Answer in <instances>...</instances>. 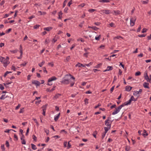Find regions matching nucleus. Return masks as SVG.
Listing matches in <instances>:
<instances>
[{
    "instance_id": "obj_27",
    "label": "nucleus",
    "mask_w": 151,
    "mask_h": 151,
    "mask_svg": "<svg viewBox=\"0 0 151 151\" xmlns=\"http://www.w3.org/2000/svg\"><path fill=\"white\" fill-rule=\"evenodd\" d=\"M61 95L60 94H59V93L56 94V95L54 96V99H57L58 98L59 96Z\"/></svg>"
},
{
    "instance_id": "obj_35",
    "label": "nucleus",
    "mask_w": 151,
    "mask_h": 151,
    "mask_svg": "<svg viewBox=\"0 0 151 151\" xmlns=\"http://www.w3.org/2000/svg\"><path fill=\"white\" fill-rule=\"evenodd\" d=\"M119 38H122V39H123V38L121 36H116V37H114V39H119Z\"/></svg>"
},
{
    "instance_id": "obj_59",
    "label": "nucleus",
    "mask_w": 151,
    "mask_h": 151,
    "mask_svg": "<svg viewBox=\"0 0 151 151\" xmlns=\"http://www.w3.org/2000/svg\"><path fill=\"white\" fill-rule=\"evenodd\" d=\"M95 10V9H91L89 10L88 11L90 12H93Z\"/></svg>"
},
{
    "instance_id": "obj_3",
    "label": "nucleus",
    "mask_w": 151,
    "mask_h": 151,
    "mask_svg": "<svg viewBox=\"0 0 151 151\" xmlns=\"http://www.w3.org/2000/svg\"><path fill=\"white\" fill-rule=\"evenodd\" d=\"M124 106V105L122 104L119 106L117 108H116L115 110L112 113V115H115L118 113L120 111L122 108Z\"/></svg>"
},
{
    "instance_id": "obj_53",
    "label": "nucleus",
    "mask_w": 151,
    "mask_h": 151,
    "mask_svg": "<svg viewBox=\"0 0 151 151\" xmlns=\"http://www.w3.org/2000/svg\"><path fill=\"white\" fill-rule=\"evenodd\" d=\"M130 99H131V100H132V101H135L137 100V99H135L133 96H132L131 97Z\"/></svg>"
},
{
    "instance_id": "obj_45",
    "label": "nucleus",
    "mask_w": 151,
    "mask_h": 151,
    "mask_svg": "<svg viewBox=\"0 0 151 151\" xmlns=\"http://www.w3.org/2000/svg\"><path fill=\"white\" fill-rule=\"evenodd\" d=\"M78 41H81L82 42H83L84 41V40L81 38H79V39H78Z\"/></svg>"
},
{
    "instance_id": "obj_58",
    "label": "nucleus",
    "mask_w": 151,
    "mask_h": 151,
    "mask_svg": "<svg viewBox=\"0 0 151 151\" xmlns=\"http://www.w3.org/2000/svg\"><path fill=\"white\" fill-rule=\"evenodd\" d=\"M16 68H15V67L13 65L12 66V69L14 71H15L16 70Z\"/></svg>"
},
{
    "instance_id": "obj_12",
    "label": "nucleus",
    "mask_w": 151,
    "mask_h": 151,
    "mask_svg": "<svg viewBox=\"0 0 151 151\" xmlns=\"http://www.w3.org/2000/svg\"><path fill=\"white\" fill-rule=\"evenodd\" d=\"M132 88V87L127 86L125 87V90L127 91H129L131 90Z\"/></svg>"
},
{
    "instance_id": "obj_17",
    "label": "nucleus",
    "mask_w": 151,
    "mask_h": 151,
    "mask_svg": "<svg viewBox=\"0 0 151 151\" xmlns=\"http://www.w3.org/2000/svg\"><path fill=\"white\" fill-rule=\"evenodd\" d=\"M60 113H59L55 117L54 120L56 122L59 119L60 116Z\"/></svg>"
},
{
    "instance_id": "obj_44",
    "label": "nucleus",
    "mask_w": 151,
    "mask_h": 151,
    "mask_svg": "<svg viewBox=\"0 0 151 151\" xmlns=\"http://www.w3.org/2000/svg\"><path fill=\"white\" fill-rule=\"evenodd\" d=\"M29 127L27 129L26 132V133L25 134L27 136L28 135V134L29 131Z\"/></svg>"
},
{
    "instance_id": "obj_1",
    "label": "nucleus",
    "mask_w": 151,
    "mask_h": 151,
    "mask_svg": "<svg viewBox=\"0 0 151 151\" xmlns=\"http://www.w3.org/2000/svg\"><path fill=\"white\" fill-rule=\"evenodd\" d=\"M61 82L65 84H68L70 83L71 87H72L75 83L74 81H72L70 79H69L68 78H67L65 77L64 78Z\"/></svg>"
},
{
    "instance_id": "obj_26",
    "label": "nucleus",
    "mask_w": 151,
    "mask_h": 151,
    "mask_svg": "<svg viewBox=\"0 0 151 151\" xmlns=\"http://www.w3.org/2000/svg\"><path fill=\"white\" fill-rule=\"evenodd\" d=\"M70 59V56H69L66 58V59L65 60H64L65 62H68Z\"/></svg>"
},
{
    "instance_id": "obj_4",
    "label": "nucleus",
    "mask_w": 151,
    "mask_h": 151,
    "mask_svg": "<svg viewBox=\"0 0 151 151\" xmlns=\"http://www.w3.org/2000/svg\"><path fill=\"white\" fill-rule=\"evenodd\" d=\"M136 20V17L135 16L134 17H133L131 19L130 22V25L131 26H133L134 25L135 22Z\"/></svg>"
},
{
    "instance_id": "obj_64",
    "label": "nucleus",
    "mask_w": 151,
    "mask_h": 151,
    "mask_svg": "<svg viewBox=\"0 0 151 151\" xmlns=\"http://www.w3.org/2000/svg\"><path fill=\"white\" fill-rule=\"evenodd\" d=\"M148 40H151V34H150V36H149L147 37Z\"/></svg>"
},
{
    "instance_id": "obj_41",
    "label": "nucleus",
    "mask_w": 151,
    "mask_h": 151,
    "mask_svg": "<svg viewBox=\"0 0 151 151\" xmlns=\"http://www.w3.org/2000/svg\"><path fill=\"white\" fill-rule=\"evenodd\" d=\"M22 141V144L25 145L26 144V142L24 139H23L22 140H21Z\"/></svg>"
},
{
    "instance_id": "obj_55",
    "label": "nucleus",
    "mask_w": 151,
    "mask_h": 151,
    "mask_svg": "<svg viewBox=\"0 0 151 151\" xmlns=\"http://www.w3.org/2000/svg\"><path fill=\"white\" fill-rule=\"evenodd\" d=\"M141 29V26L140 25L139 26V27H138V29H137V32H139L140 31Z\"/></svg>"
},
{
    "instance_id": "obj_39",
    "label": "nucleus",
    "mask_w": 151,
    "mask_h": 151,
    "mask_svg": "<svg viewBox=\"0 0 151 151\" xmlns=\"http://www.w3.org/2000/svg\"><path fill=\"white\" fill-rule=\"evenodd\" d=\"M70 142V141H69L68 143V147H67L68 149H69V148H70L71 147V145L69 143Z\"/></svg>"
},
{
    "instance_id": "obj_50",
    "label": "nucleus",
    "mask_w": 151,
    "mask_h": 151,
    "mask_svg": "<svg viewBox=\"0 0 151 151\" xmlns=\"http://www.w3.org/2000/svg\"><path fill=\"white\" fill-rule=\"evenodd\" d=\"M12 29L11 28L9 29L8 30H6V33H8Z\"/></svg>"
},
{
    "instance_id": "obj_51",
    "label": "nucleus",
    "mask_w": 151,
    "mask_h": 151,
    "mask_svg": "<svg viewBox=\"0 0 151 151\" xmlns=\"http://www.w3.org/2000/svg\"><path fill=\"white\" fill-rule=\"evenodd\" d=\"M89 54L88 52H86L83 54V56L86 58L88 57V55Z\"/></svg>"
},
{
    "instance_id": "obj_52",
    "label": "nucleus",
    "mask_w": 151,
    "mask_h": 151,
    "mask_svg": "<svg viewBox=\"0 0 151 151\" xmlns=\"http://www.w3.org/2000/svg\"><path fill=\"white\" fill-rule=\"evenodd\" d=\"M94 24L95 25H96V26H99L100 25V24H101V23L99 22H95Z\"/></svg>"
},
{
    "instance_id": "obj_60",
    "label": "nucleus",
    "mask_w": 151,
    "mask_h": 151,
    "mask_svg": "<svg viewBox=\"0 0 151 151\" xmlns=\"http://www.w3.org/2000/svg\"><path fill=\"white\" fill-rule=\"evenodd\" d=\"M20 106H21L20 104H18V105L17 106H16V107L15 109H16V110H17V109H19V108H20Z\"/></svg>"
},
{
    "instance_id": "obj_36",
    "label": "nucleus",
    "mask_w": 151,
    "mask_h": 151,
    "mask_svg": "<svg viewBox=\"0 0 151 151\" xmlns=\"http://www.w3.org/2000/svg\"><path fill=\"white\" fill-rule=\"evenodd\" d=\"M1 148L2 150L3 151L5 150V148L4 147V145H2L1 146Z\"/></svg>"
},
{
    "instance_id": "obj_11",
    "label": "nucleus",
    "mask_w": 151,
    "mask_h": 151,
    "mask_svg": "<svg viewBox=\"0 0 151 151\" xmlns=\"http://www.w3.org/2000/svg\"><path fill=\"white\" fill-rule=\"evenodd\" d=\"M113 14L115 15H117V14H120V11L119 10L115 11L114 10L113 11Z\"/></svg>"
},
{
    "instance_id": "obj_43",
    "label": "nucleus",
    "mask_w": 151,
    "mask_h": 151,
    "mask_svg": "<svg viewBox=\"0 0 151 151\" xmlns=\"http://www.w3.org/2000/svg\"><path fill=\"white\" fill-rule=\"evenodd\" d=\"M46 109L45 108L43 109V113L42 114L44 115L45 116V111H46Z\"/></svg>"
},
{
    "instance_id": "obj_31",
    "label": "nucleus",
    "mask_w": 151,
    "mask_h": 151,
    "mask_svg": "<svg viewBox=\"0 0 151 151\" xmlns=\"http://www.w3.org/2000/svg\"><path fill=\"white\" fill-rule=\"evenodd\" d=\"M12 72H11V71H7L4 74V77H6V76H7V74H9V73H12Z\"/></svg>"
},
{
    "instance_id": "obj_16",
    "label": "nucleus",
    "mask_w": 151,
    "mask_h": 151,
    "mask_svg": "<svg viewBox=\"0 0 151 151\" xmlns=\"http://www.w3.org/2000/svg\"><path fill=\"white\" fill-rule=\"evenodd\" d=\"M110 1V0H99V2L101 3H108Z\"/></svg>"
},
{
    "instance_id": "obj_62",
    "label": "nucleus",
    "mask_w": 151,
    "mask_h": 151,
    "mask_svg": "<svg viewBox=\"0 0 151 151\" xmlns=\"http://www.w3.org/2000/svg\"><path fill=\"white\" fill-rule=\"evenodd\" d=\"M114 86H112L111 88L110 89V91H111V93H112L113 92V91L114 89Z\"/></svg>"
},
{
    "instance_id": "obj_22",
    "label": "nucleus",
    "mask_w": 151,
    "mask_h": 151,
    "mask_svg": "<svg viewBox=\"0 0 151 151\" xmlns=\"http://www.w3.org/2000/svg\"><path fill=\"white\" fill-rule=\"evenodd\" d=\"M19 50H20V52L21 53L20 56H22V53H23L22 47V46L21 45H20Z\"/></svg>"
},
{
    "instance_id": "obj_32",
    "label": "nucleus",
    "mask_w": 151,
    "mask_h": 151,
    "mask_svg": "<svg viewBox=\"0 0 151 151\" xmlns=\"http://www.w3.org/2000/svg\"><path fill=\"white\" fill-rule=\"evenodd\" d=\"M84 102H85V104L86 105L87 104H88V99L86 98L84 99Z\"/></svg>"
},
{
    "instance_id": "obj_40",
    "label": "nucleus",
    "mask_w": 151,
    "mask_h": 151,
    "mask_svg": "<svg viewBox=\"0 0 151 151\" xmlns=\"http://www.w3.org/2000/svg\"><path fill=\"white\" fill-rule=\"evenodd\" d=\"M40 26V25H35L34 26V28L35 29H37Z\"/></svg>"
},
{
    "instance_id": "obj_61",
    "label": "nucleus",
    "mask_w": 151,
    "mask_h": 151,
    "mask_svg": "<svg viewBox=\"0 0 151 151\" xmlns=\"http://www.w3.org/2000/svg\"><path fill=\"white\" fill-rule=\"evenodd\" d=\"M5 96V95H2V96L1 97L0 99H1L2 100L4 99H5V98H4V96Z\"/></svg>"
},
{
    "instance_id": "obj_42",
    "label": "nucleus",
    "mask_w": 151,
    "mask_h": 151,
    "mask_svg": "<svg viewBox=\"0 0 151 151\" xmlns=\"http://www.w3.org/2000/svg\"><path fill=\"white\" fill-rule=\"evenodd\" d=\"M106 134V133H105V132H104L102 133V137H101L102 139H103L104 137Z\"/></svg>"
},
{
    "instance_id": "obj_56",
    "label": "nucleus",
    "mask_w": 151,
    "mask_h": 151,
    "mask_svg": "<svg viewBox=\"0 0 151 151\" xmlns=\"http://www.w3.org/2000/svg\"><path fill=\"white\" fill-rule=\"evenodd\" d=\"M38 12L40 13V15H42V14H46V13L45 12H43L42 13L41 11H38Z\"/></svg>"
},
{
    "instance_id": "obj_15",
    "label": "nucleus",
    "mask_w": 151,
    "mask_h": 151,
    "mask_svg": "<svg viewBox=\"0 0 151 151\" xmlns=\"http://www.w3.org/2000/svg\"><path fill=\"white\" fill-rule=\"evenodd\" d=\"M104 11L105 12H104V13H105V14H109L110 13H111V11H110V10H102L101 11Z\"/></svg>"
},
{
    "instance_id": "obj_63",
    "label": "nucleus",
    "mask_w": 151,
    "mask_h": 151,
    "mask_svg": "<svg viewBox=\"0 0 151 151\" xmlns=\"http://www.w3.org/2000/svg\"><path fill=\"white\" fill-rule=\"evenodd\" d=\"M116 106L115 104H114L112 105L111 107L110 108L111 109H112L114 108H115Z\"/></svg>"
},
{
    "instance_id": "obj_29",
    "label": "nucleus",
    "mask_w": 151,
    "mask_h": 151,
    "mask_svg": "<svg viewBox=\"0 0 151 151\" xmlns=\"http://www.w3.org/2000/svg\"><path fill=\"white\" fill-rule=\"evenodd\" d=\"M122 104V105H124V106L127 105H128L129 104H130V103H128V101H127V102H124V103H123Z\"/></svg>"
},
{
    "instance_id": "obj_28",
    "label": "nucleus",
    "mask_w": 151,
    "mask_h": 151,
    "mask_svg": "<svg viewBox=\"0 0 151 151\" xmlns=\"http://www.w3.org/2000/svg\"><path fill=\"white\" fill-rule=\"evenodd\" d=\"M45 62L44 60H43L41 63H40L39 64V65L40 67H42V65L45 63Z\"/></svg>"
},
{
    "instance_id": "obj_7",
    "label": "nucleus",
    "mask_w": 151,
    "mask_h": 151,
    "mask_svg": "<svg viewBox=\"0 0 151 151\" xmlns=\"http://www.w3.org/2000/svg\"><path fill=\"white\" fill-rule=\"evenodd\" d=\"M142 90L140 89L139 91H136L134 92L133 95L134 96H137V95L139 94H141L142 92Z\"/></svg>"
},
{
    "instance_id": "obj_48",
    "label": "nucleus",
    "mask_w": 151,
    "mask_h": 151,
    "mask_svg": "<svg viewBox=\"0 0 151 151\" xmlns=\"http://www.w3.org/2000/svg\"><path fill=\"white\" fill-rule=\"evenodd\" d=\"M0 88L1 90H3L4 88V87L1 84H0Z\"/></svg>"
},
{
    "instance_id": "obj_20",
    "label": "nucleus",
    "mask_w": 151,
    "mask_h": 151,
    "mask_svg": "<svg viewBox=\"0 0 151 151\" xmlns=\"http://www.w3.org/2000/svg\"><path fill=\"white\" fill-rule=\"evenodd\" d=\"M111 128L109 127H104V129L105 130V133H106Z\"/></svg>"
},
{
    "instance_id": "obj_37",
    "label": "nucleus",
    "mask_w": 151,
    "mask_h": 151,
    "mask_svg": "<svg viewBox=\"0 0 151 151\" xmlns=\"http://www.w3.org/2000/svg\"><path fill=\"white\" fill-rule=\"evenodd\" d=\"M147 29L146 28H144L142 30V33H144L146 32Z\"/></svg>"
},
{
    "instance_id": "obj_8",
    "label": "nucleus",
    "mask_w": 151,
    "mask_h": 151,
    "mask_svg": "<svg viewBox=\"0 0 151 151\" xmlns=\"http://www.w3.org/2000/svg\"><path fill=\"white\" fill-rule=\"evenodd\" d=\"M57 78L55 76H53L51 78H49L47 82L48 83H50V82L54 80H55L57 79Z\"/></svg>"
},
{
    "instance_id": "obj_18",
    "label": "nucleus",
    "mask_w": 151,
    "mask_h": 151,
    "mask_svg": "<svg viewBox=\"0 0 151 151\" xmlns=\"http://www.w3.org/2000/svg\"><path fill=\"white\" fill-rule=\"evenodd\" d=\"M88 28H92L95 31H97L98 29H99V28L97 27H90V26H88Z\"/></svg>"
},
{
    "instance_id": "obj_9",
    "label": "nucleus",
    "mask_w": 151,
    "mask_h": 151,
    "mask_svg": "<svg viewBox=\"0 0 151 151\" xmlns=\"http://www.w3.org/2000/svg\"><path fill=\"white\" fill-rule=\"evenodd\" d=\"M149 83L146 82H145L143 84V86L145 88H147L149 89L150 88V87L149 86Z\"/></svg>"
},
{
    "instance_id": "obj_38",
    "label": "nucleus",
    "mask_w": 151,
    "mask_h": 151,
    "mask_svg": "<svg viewBox=\"0 0 151 151\" xmlns=\"http://www.w3.org/2000/svg\"><path fill=\"white\" fill-rule=\"evenodd\" d=\"M5 144H6V146L7 147H9V142H8V141H6Z\"/></svg>"
},
{
    "instance_id": "obj_21",
    "label": "nucleus",
    "mask_w": 151,
    "mask_h": 151,
    "mask_svg": "<svg viewBox=\"0 0 151 151\" xmlns=\"http://www.w3.org/2000/svg\"><path fill=\"white\" fill-rule=\"evenodd\" d=\"M52 28L50 27H47L46 28H44V30H46L47 31H49L51 29H52Z\"/></svg>"
},
{
    "instance_id": "obj_54",
    "label": "nucleus",
    "mask_w": 151,
    "mask_h": 151,
    "mask_svg": "<svg viewBox=\"0 0 151 151\" xmlns=\"http://www.w3.org/2000/svg\"><path fill=\"white\" fill-rule=\"evenodd\" d=\"M10 51L13 53H16L17 52V50H10Z\"/></svg>"
},
{
    "instance_id": "obj_30",
    "label": "nucleus",
    "mask_w": 151,
    "mask_h": 151,
    "mask_svg": "<svg viewBox=\"0 0 151 151\" xmlns=\"http://www.w3.org/2000/svg\"><path fill=\"white\" fill-rule=\"evenodd\" d=\"M141 74V73L139 71H138L135 73V75L136 76H137L140 75Z\"/></svg>"
},
{
    "instance_id": "obj_6",
    "label": "nucleus",
    "mask_w": 151,
    "mask_h": 151,
    "mask_svg": "<svg viewBox=\"0 0 151 151\" xmlns=\"http://www.w3.org/2000/svg\"><path fill=\"white\" fill-rule=\"evenodd\" d=\"M32 83L35 84L36 86H40V82L37 80H33L32 81Z\"/></svg>"
},
{
    "instance_id": "obj_47",
    "label": "nucleus",
    "mask_w": 151,
    "mask_h": 151,
    "mask_svg": "<svg viewBox=\"0 0 151 151\" xmlns=\"http://www.w3.org/2000/svg\"><path fill=\"white\" fill-rule=\"evenodd\" d=\"M130 150V147L129 146H126L125 147V150L127 151H129Z\"/></svg>"
},
{
    "instance_id": "obj_57",
    "label": "nucleus",
    "mask_w": 151,
    "mask_h": 151,
    "mask_svg": "<svg viewBox=\"0 0 151 151\" xmlns=\"http://www.w3.org/2000/svg\"><path fill=\"white\" fill-rule=\"evenodd\" d=\"M84 23V21H83L81 23V24L79 25V26L82 27L83 24Z\"/></svg>"
},
{
    "instance_id": "obj_14",
    "label": "nucleus",
    "mask_w": 151,
    "mask_h": 151,
    "mask_svg": "<svg viewBox=\"0 0 151 151\" xmlns=\"http://www.w3.org/2000/svg\"><path fill=\"white\" fill-rule=\"evenodd\" d=\"M113 68L112 66H108L107 67V69L104 70V72H106L107 71H109L111 70Z\"/></svg>"
},
{
    "instance_id": "obj_25",
    "label": "nucleus",
    "mask_w": 151,
    "mask_h": 151,
    "mask_svg": "<svg viewBox=\"0 0 151 151\" xmlns=\"http://www.w3.org/2000/svg\"><path fill=\"white\" fill-rule=\"evenodd\" d=\"M50 39L49 38H47L45 40V44H48L50 42Z\"/></svg>"
},
{
    "instance_id": "obj_10",
    "label": "nucleus",
    "mask_w": 151,
    "mask_h": 151,
    "mask_svg": "<svg viewBox=\"0 0 151 151\" xmlns=\"http://www.w3.org/2000/svg\"><path fill=\"white\" fill-rule=\"evenodd\" d=\"M112 122L110 123L109 122H108L107 120H106L105 121V124L106 126H107L108 127H111V124Z\"/></svg>"
},
{
    "instance_id": "obj_24",
    "label": "nucleus",
    "mask_w": 151,
    "mask_h": 151,
    "mask_svg": "<svg viewBox=\"0 0 151 151\" xmlns=\"http://www.w3.org/2000/svg\"><path fill=\"white\" fill-rule=\"evenodd\" d=\"M149 1L148 0H146L145 1H142L141 2L143 4H147L148 3Z\"/></svg>"
},
{
    "instance_id": "obj_19",
    "label": "nucleus",
    "mask_w": 151,
    "mask_h": 151,
    "mask_svg": "<svg viewBox=\"0 0 151 151\" xmlns=\"http://www.w3.org/2000/svg\"><path fill=\"white\" fill-rule=\"evenodd\" d=\"M81 66H82L83 67H85V66L83 64L79 63L76 65V67L78 66V67H80Z\"/></svg>"
},
{
    "instance_id": "obj_13",
    "label": "nucleus",
    "mask_w": 151,
    "mask_h": 151,
    "mask_svg": "<svg viewBox=\"0 0 151 151\" xmlns=\"http://www.w3.org/2000/svg\"><path fill=\"white\" fill-rule=\"evenodd\" d=\"M143 132V133L142 134V135L144 137H145L146 136L148 135V134L146 133V131L145 130H144Z\"/></svg>"
},
{
    "instance_id": "obj_46",
    "label": "nucleus",
    "mask_w": 151,
    "mask_h": 151,
    "mask_svg": "<svg viewBox=\"0 0 151 151\" xmlns=\"http://www.w3.org/2000/svg\"><path fill=\"white\" fill-rule=\"evenodd\" d=\"M146 36V35L144 34H142L140 35H138V36L139 37H145Z\"/></svg>"
},
{
    "instance_id": "obj_5",
    "label": "nucleus",
    "mask_w": 151,
    "mask_h": 151,
    "mask_svg": "<svg viewBox=\"0 0 151 151\" xmlns=\"http://www.w3.org/2000/svg\"><path fill=\"white\" fill-rule=\"evenodd\" d=\"M145 75H144L145 79L146 80H147V82L150 83L151 82L150 79L149 78V77H148V76L147 72V71H145Z\"/></svg>"
},
{
    "instance_id": "obj_23",
    "label": "nucleus",
    "mask_w": 151,
    "mask_h": 151,
    "mask_svg": "<svg viewBox=\"0 0 151 151\" xmlns=\"http://www.w3.org/2000/svg\"><path fill=\"white\" fill-rule=\"evenodd\" d=\"M31 145L32 146V148L33 150H35L37 149L36 146L33 144H31Z\"/></svg>"
},
{
    "instance_id": "obj_2",
    "label": "nucleus",
    "mask_w": 151,
    "mask_h": 151,
    "mask_svg": "<svg viewBox=\"0 0 151 151\" xmlns=\"http://www.w3.org/2000/svg\"><path fill=\"white\" fill-rule=\"evenodd\" d=\"M0 61L1 62L3 63L4 64V66L5 67H6L9 63V61H8L7 60H6L5 58L3 57H1Z\"/></svg>"
},
{
    "instance_id": "obj_49",
    "label": "nucleus",
    "mask_w": 151,
    "mask_h": 151,
    "mask_svg": "<svg viewBox=\"0 0 151 151\" xmlns=\"http://www.w3.org/2000/svg\"><path fill=\"white\" fill-rule=\"evenodd\" d=\"M43 71L44 72H45L46 73H47V71L46 70V68L45 67H43Z\"/></svg>"
},
{
    "instance_id": "obj_33",
    "label": "nucleus",
    "mask_w": 151,
    "mask_h": 151,
    "mask_svg": "<svg viewBox=\"0 0 151 151\" xmlns=\"http://www.w3.org/2000/svg\"><path fill=\"white\" fill-rule=\"evenodd\" d=\"M109 24L111 27H115V25L113 23H111L110 24Z\"/></svg>"
},
{
    "instance_id": "obj_34",
    "label": "nucleus",
    "mask_w": 151,
    "mask_h": 151,
    "mask_svg": "<svg viewBox=\"0 0 151 151\" xmlns=\"http://www.w3.org/2000/svg\"><path fill=\"white\" fill-rule=\"evenodd\" d=\"M101 38V35H99L98 37H96L95 39L97 40H99Z\"/></svg>"
}]
</instances>
